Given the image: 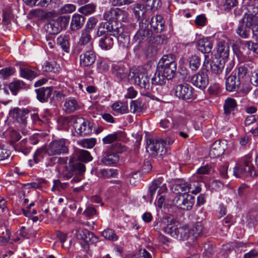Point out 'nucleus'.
<instances>
[{
	"label": "nucleus",
	"instance_id": "f257e3e1",
	"mask_svg": "<svg viewBox=\"0 0 258 258\" xmlns=\"http://www.w3.org/2000/svg\"><path fill=\"white\" fill-rule=\"evenodd\" d=\"M61 162L68 163V165L66 166V169L63 172V178L68 179L74 176L71 180L72 183L78 182L82 179V176L85 171V166L84 164L78 161H75L74 159L70 157L66 159H61Z\"/></svg>",
	"mask_w": 258,
	"mask_h": 258
},
{
	"label": "nucleus",
	"instance_id": "f03ea898",
	"mask_svg": "<svg viewBox=\"0 0 258 258\" xmlns=\"http://www.w3.org/2000/svg\"><path fill=\"white\" fill-rule=\"evenodd\" d=\"M251 161L252 157L250 155L244 156L241 162L237 164L233 168L234 175L238 178L251 176L254 169Z\"/></svg>",
	"mask_w": 258,
	"mask_h": 258
},
{
	"label": "nucleus",
	"instance_id": "7ed1b4c3",
	"mask_svg": "<svg viewBox=\"0 0 258 258\" xmlns=\"http://www.w3.org/2000/svg\"><path fill=\"white\" fill-rule=\"evenodd\" d=\"M173 140L165 141L160 137H153L147 140L148 148L154 155L162 156L166 153L165 145L172 144Z\"/></svg>",
	"mask_w": 258,
	"mask_h": 258
},
{
	"label": "nucleus",
	"instance_id": "20e7f679",
	"mask_svg": "<svg viewBox=\"0 0 258 258\" xmlns=\"http://www.w3.org/2000/svg\"><path fill=\"white\" fill-rule=\"evenodd\" d=\"M130 80L142 89L149 90L151 88L150 78L147 73L144 70H139L130 74Z\"/></svg>",
	"mask_w": 258,
	"mask_h": 258
},
{
	"label": "nucleus",
	"instance_id": "39448f33",
	"mask_svg": "<svg viewBox=\"0 0 258 258\" xmlns=\"http://www.w3.org/2000/svg\"><path fill=\"white\" fill-rule=\"evenodd\" d=\"M209 62L205 61L203 66V70L194 75L191 78V82L195 87L204 90L209 84V77L206 69L207 64Z\"/></svg>",
	"mask_w": 258,
	"mask_h": 258
},
{
	"label": "nucleus",
	"instance_id": "423d86ee",
	"mask_svg": "<svg viewBox=\"0 0 258 258\" xmlns=\"http://www.w3.org/2000/svg\"><path fill=\"white\" fill-rule=\"evenodd\" d=\"M68 152V142L64 139L52 141L46 149L47 154L49 156L60 155Z\"/></svg>",
	"mask_w": 258,
	"mask_h": 258
},
{
	"label": "nucleus",
	"instance_id": "0eeeda50",
	"mask_svg": "<svg viewBox=\"0 0 258 258\" xmlns=\"http://www.w3.org/2000/svg\"><path fill=\"white\" fill-rule=\"evenodd\" d=\"M152 32L146 23H140V28L134 36L133 40L137 45L151 40Z\"/></svg>",
	"mask_w": 258,
	"mask_h": 258
},
{
	"label": "nucleus",
	"instance_id": "6e6552de",
	"mask_svg": "<svg viewBox=\"0 0 258 258\" xmlns=\"http://www.w3.org/2000/svg\"><path fill=\"white\" fill-rule=\"evenodd\" d=\"M174 95L182 100L194 99L196 98L194 88L188 84L183 83L176 85L174 88Z\"/></svg>",
	"mask_w": 258,
	"mask_h": 258
},
{
	"label": "nucleus",
	"instance_id": "1a4fd4ad",
	"mask_svg": "<svg viewBox=\"0 0 258 258\" xmlns=\"http://www.w3.org/2000/svg\"><path fill=\"white\" fill-rule=\"evenodd\" d=\"M74 127L77 133L81 136L90 135L93 130L92 123L83 118H74L73 119Z\"/></svg>",
	"mask_w": 258,
	"mask_h": 258
},
{
	"label": "nucleus",
	"instance_id": "9d476101",
	"mask_svg": "<svg viewBox=\"0 0 258 258\" xmlns=\"http://www.w3.org/2000/svg\"><path fill=\"white\" fill-rule=\"evenodd\" d=\"M93 48L90 32H89L87 29L82 30L77 46L75 50V52L80 53L84 49L86 50L87 48L92 49Z\"/></svg>",
	"mask_w": 258,
	"mask_h": 258
},
{
	"label": "nucleus",
	"instance_id": "9b49d317",
	"mask_svg": "<svg viewBox=\"0 0 258 258\" xmlns=\"http://www.w3.org/2000/svg\"><path fill=\"white\" fill-rule=\"evenodd\" d=\"M194 198L190 195L176 196L173 200V204L177 207L184 210H190L194 204Z\"/></svg>",
	"mask_w": 258,
	"mask_h": 258
},
{
	"label": "nucleus",
	"instance_id": "f8f14e48",
	"mask_svg": "<svg viewBox=\"0 0 258 258\" xmlns=\"http://www.w3.org/2000/svg\"><path fill=\"white\" fill-rule=\"evenodd\" d=\"M121 31V27H118L110 22L102 23L98 27L97 35L99 37L103 35H116Z\"/></svg>",
	"mask_w": 258,
	"mask_h": 258
},
{
	"label": "nucleus",
	"instance_id": "ddd939ff",
	"mask_svg": "<svg viewBox=\"0 0 258 258\" xmlns=\"http://www.w3.org/2000/svg\"><path fill=\"white\" fill-rule=\"evenodd\" d=\"M29 113L30 110L27 108L14 107L10 110L9 115L18 122L26 124Z\"/></svg>",
	"mask_w": 258,
	"mask_h": 258
},
{
	"label": "nucleus",
	"instance_id": "4468645a",
	"mask_svg": "<svg viewBox=\"0 0 258 258\" xmlns=\"http://www.w3.org/2000/svg\"><path fill=\"white\" fill-rule=\"evenodd\" d=\"M251 25L250 19L247 20L242 18L239 21L236 29V34L241 38H248L250 35Z\"/></svg>",
	"mask_w": 258,
	"mask_h": 258
},
{
	"label": "nucleus",
	"instance_id": "2eb2a0df",
	"mask_svg": "<svg viewBox=\"0 0 258 258\" xmlns=\"http://www.w3.org/2000/svg\"><path fill=\"white\" fill-rule=\"evenodd\" d=\"M83 50H85V52L80 56V64L83 67H90L96 60V55L93 48L92 49L87 48Z\"/></svg>",
	"mask_w": 258,
	"mask_h": 258
},
{
	"label": "nucleus",
	"instance_id": "dca6fc26",
	"mask_svg": "<svg viewBox=\"0 0 258 258\" xmlns=\"http://www.w3.org/2000/svg\"><path fill=\"white\" fill-rule=\"evenodd\" d=\"M76 237L78 239L83 240L87 244H92L97 241L98 239L94 234L85 229H79L76 231Z\"/></svg>",
	"mask_w": 258,
	"mask_h": 258
},
{
	"label": "nucleus",
	"instance_id": "f3484780",
	"mask_svg": "<svg viewBox=\"0 0 258 258\" xmlns=\"http://www.w3.org/2000/svg\"><path fill=\"white\" fill-rule=\"evenodd\" d=\"M158 188H159L158 191V195L159 196L167 190L166 184H162V180L160 178L154 180L149 187V195L151 197L150 202H152Z\"/></svg>",
	"mask_w": 258,
	"mask_h": 258
},
{
	"label": "nucleus",
	"instance_id": "a211bd4d",
	"mask_svg": "<svg viewBox=\"0 0 258 258\" xmlns=\"http://www.w3.org/2000/svg\"><path fill=\"white\" fill-rule=\"evenodd\" d=\"M225 149L224 141L217 140L211 146L209 156L211 158H216L222 155Z\"/></svg>",
	"mask_w": 258,
	"mask_h": 258
},
{
	"label": "nucleus",
	"instance_id": "6ab92c4d",
	"mask_svg": "<svg viewBox=\"0 0 258 258\" xmlns=\"http://www.w3.org/2000/svg\"><path fill=\"white\" fill-rule=\"evenodd\" d=\"M119 159L118 155L110 148L104 153L101 161L105 165H110L117 163Z\"/></svg>",
	"mask_w": 258,
	"mask_h": 258
},
{
	"label": "nucleus",
	"instance_id": "aec40b11",
	"mask_svg": "<svg viewBox=\"0 0 258 258\" xmlns=\"http://www.w3.org/2000/svg\"><path fill=\"white\" fill-rule=\"evenodd\" d=\"M237 104L236 101L232 98H227L225 99L224 104V113L226 116H233L234 111L237 109Z\"/></svg>",
	"mask_w": 258,
	"mask_h": 258
},
{
	"label": "nucleus",
	"instance_id": "412c9836",
	"mask_svg": "<svg viewBox=\"0 0 258 258\" xmlns=\"http://www.w3.org/2000/svg\"><path fill=\"white\" fill-rule=\"evenodd\" d=\"M229 54V46L228 44L224 41L219 42L217 46L216 55L219 58H222L221 60H225Z\"/></svg>",
	"mask_w": 258,
	"mask_h": 258
},
{
	"label": "nucleus",
	"instance_id": "4be33fe9",
	"mask_svg": "<svg viewBox=\"0 0 258 258\" xmlns=\"http://www.w3.org/2000/svg\"><path fill=\"white\" fill-rule=\"evenodd\" d=\"M191 236L190 230L185 226H180L175 230L173 237L179 240H185Z\"/></svg>",
	"mask_w": 258,
	"mask_h": 258
},
{
	"label": "nucleus",
	"instance_id": "5701e85b",
	"mask_svg": "<svg viewBox=\"0 0 258 258\" xmlns=\"http://www.w3.org/2000/svg\"><path fill=\"white\" fill-rule=\"evenodd\" d=\"M164 21L160 15L153 17L151 20V27L156 33L161 32L164 29Z\"/></svg>",
	"mask_w": 258,
	"mask_h": 258
},
{
	"label": "nucleus",
	"instance_id": "b1692460",
	"mask_svg": "<svg viewBox=\"0 0 258 258\" xmlns=\"http://www.w3.org/2000/svg\"><path fill=\"white\" fill-rule=\"evenodd\" d=\"M85 22L84 17L79 14H74L72 18L70 29L72 31H77L82 27Z\"/></svg>",
	"mask_w": 258,
	"mask_h": 258
},
{
	"label": "nucleus",
	"instance_id": "393cba45",
	"mask_svg": "<svg viewBox=\"0 0 258 258\" xmlns=\"http://www.w3.org/2000/svg\"><path fill=\"white\" fill-rule=\"evenodd\" d=\"M225 62V60H218L217 58L213 60L210 63L212 73L216 75H220L223 72Z\"/></svg>",
	"mask_w": 258,
	"mask_h": 258
},
{
	"label": "nucleus",
	"instance_id": "a878e982",
	"mask_svg": "<svg viewBox=\"0 0 258 258\" xmlns=\"http://www.w3.org/2000/svg\"><path fill=\"white\" fill-rule=\"evenodd\" d=\"M112 71L120 80L125 78L127 75V70L122 64H113L112 66Z\"/></svg>",
	"mask_w": 258,
	"mask_h": 258
},
{
	"label": "nucleus",
	"instance_id": "bb28decb",
	"mask_svg": "<svg viewBox=\"0 0 258 258\" xmlns=\"http://www.w3.org/2000/svg\"><path fill=\"white\" fill-rule=\"evenodd\" d=\"M236 78L235 76H229L225 83L226 89L229 92L236 91L240 84L239 80H236Z\"/></svg>",
	"mask_w": 258,
	"mask_h": 258
},
{
	"label": "nucleus",
	"instance_id": "cd10ccee",
	"mask_svg": "<svg viewBox=\"0 0 258 258\" xmlns=\"http://www.w3.org/2000/svg\"><path fill=\"white\" fill-rule=\"evenodd\" d=\"M80 109V106L77 100L74 98L67 100L63 106V110L67 113H72Z\"/></svg>",
	"mask_w": 258,
	"mask_h": 258
},
{
	"label": "nucleus",
	"instance_id": "c85d7f7f",
	"mask_svg": "<svg viewBox=\"0 0 258 258\" xmlns=\"http://www.w3.org/2000/svg\"><path fill=\"white\" fill-rule=\"evenodd\" d=\"M52 88L51 87H42L36 90L37 98L41 102L47 100L51 95Z\"/></svg>",
	"mask_w": 258,
	"mask_h": 258
},
{
	"label": "nucleus",
	"instance_id": "c756f323",
	"mask_svg": "<svg viewBox=\"0 0 258 258\" xmlns=\"http://www.w3.org/2000/svg\"><path fill=\"white\" fill-rule=\"evenodd\" d=\"M198 49L203 53H209L212 48V43L207 39H200L197 43Z\"/></svg>",
	"mask_w": 258,
	"mask_h": 258
},
{
	"label": "nucleus",
	"instance_id": "7c9ffc66",
	"mask_svg": "<svg viewBox=\"0 0 258 258\" xmlns=\"http://www.w3.org/2000/svg\"><path fill=\"white\" fill-rule=\"evenodd\" d=\"M117 38L118 45L122 48H128L130 45V37L126 32H123V29L122 28L121 32L117 35H113Z\"/></svg>",
	"mask_w": 258,
	"mask_h": 258
},
{
	"label": "nucleus",
	"instance_id": "2f4dec72",
	"mask_svg": "<svg viewBox=\"0 0 258 258\" xmlns=\"http://www.w3.org/2000/svg\"><path fill=\"white\" fill-rule=\"evenodd\" d=\"M112 35H106L100 38L99 41V46L104 50L111 49L114 44V39Z\"/></svg>",
	"mask_w": 258,
	"mask_h": 258
},
{
	"label": "nucleus",
	"instance_id": "473e14b6",
	"mask_svg": "<svg viewBox=\"0 0 258 258\" xmlns=\"http://www.w3.org/2000/svg\"><path fill=\"white\" fill-rule=\"evenodd\" d=\"M167 80V78L164 76L163 74L157 67L154 75L151 78L152 85L161 86L166 83Z\"/></svg>",
	"mask_w": 258,
	"mask_h": 258
},
{
	"label": "nucleus",
	"instance_id": "72a5a7b5",
	"mask_svg": "<svg viewBox=\"0 0 258 258\" xmlns=\"http://www.w3.org/2000/svg\"><path fill=\"white\" fill-rule=\"evenodd\" d=\"M44 29L47 33L51 35H56L60 31L58 22L54 19L49 20L45 25Z\"/></svg>",
	"mask_w": 258,
	"mask_h": 258
},
{
	"label": "nucleus",
	"instance_id": "f704fd0d",
	"mask_svg": "<svg viewBox=\"0 0 258 258\" xmlns=\"http://www.w3.org/2000/svg\"><path fill=\"white\" fill-rule=\"evenodd\" d=\"M159 70L163 74L167 80L172 79L176 72L177 67L176 66L171 65L166 67H157Z\"/></svg>",
	"mask_w": 258,
	"mask_h": 258
},
{
	"label": "nucleus",
	"instance_id": "c9c22d12",
	"mask_svg": "<svg viewBox=\"0 0 258 258\" xmlns=\"http://www.w3.org/2000/svg\"><path fill=\"white\" fill-rule=\"evenodd\" d=\"M175 59V57L172 54L164 55L159 60L157 67H166L171 65L176 66L177 64Z\"/></svg>",
	"mask_w": 258,
	"mask_h": 258
},
{
	"label": "nucleus",
	"instance_id": "e433bc0d",
	"mask_svg": "<svg viewBox=\"0 0 258 258\" xmlns=\"http://www.w3.org/2000/svg\"><path fill=\"white\" fill-rule=\"evenodd\" d=\"M171 189L176 194H185L187 193V182L183 181H178L173 184Z\"/></svg>",
	"mask_w": 258,
	"mask_h": 258
},
{
	"label": "nucleus",
	"instance_id": "4c0bfd02",
	"mask_svg": "<svg viewBox=\"0 0 258 258\" xmlns=\"http://www.w3.org/2000/svg\"><path fill=\"white\" fill-rule=\"evenodd\" d=\"M246 12L244 13L243 19L248 20V19H253V18H258L256 16L258 14V7L253 5H248L246 7Z\"/></svg>",
	"mask_w": 258,
	"mask_h": 258
},
{
	"label": "nucleus",
	"instance_id": "58836bf2",
	"mask_svg": "<svg viewBox=\"0 0 258 258\" xmlns=\"http://www.w3.org/2000/svg\"><path fill=\"white\" fill-rule=\"evenodd\" d=\"M201 181L197 179H195V177H193V179L190 181L189 183L187 182V192H191L192 194L196 195L201 191V184L200 183Z\"/></svg>",
	"mask_w": 258,
	"mask_h": 258
},
{
	"label": "nucleus",
	"instance_id": "ea45409f",
	"mask_svg": "<svg viewBox=\"0 0 258 258\" xmlns=\"http://www.w3.org/2000/svg\"><path fill=\"white\" fill-rule=\"evenodd\" d=\"M174 128L177 130V133L180 137L184 139L188 138L190 131L184 123L182 122L174 125Z\"/></svg>",
	"mask_w": 258,
	"mask_h": 258
},
{
	"label": "nucleus",
	"instance_id": "a19ab883",
	"mask_svg": "<svg viewBox=\"0 0 258 258\" xmlns=\"http://www.w3.org/2000/svg\"><path fill=\"white\" fill-rule=\"evenodd\" d=\"M131 111L140 115L145 109L144 104L139 100H133L130 104Z\"/></svg>",
	"mask_w": 258,
	"mask_h": 258
},
{
	"label": "nucleus",
	"instance_id": "79ce46f5",
	"mask_svg": "<svg viewBox=\"0 0 258 258\" xmlns=\"http://www.w3.org/2000/svg\"><path fill=\"white\" fill-rule=\"evenodd\" d=\"M42 69L44 71L53 73L58 72L60 69L59 64L54 61L44 62Z\"/></svg>",
	"mask_w": 258,
	"mask_h": 258
},
{
	"label": "nucleus",
	"instance_id": "37998d69",
	"mask_svg": "<svg viewBox=\"0 0 258 258\" xmlns=\"http://www.w3.org/2000/svg\"><path fill=\"white\" fill-rule=\"evenodd\" d=\"M100 177L108 178L110 177H115L118 175V171L114 169H101L98 171Z\"/></svg>",
	"mask_w": 258,
	"mask_h": 258
},
{
	"label": "nucleus",
	"instance_id": "c03bdc74",
	"mask_svg": "<svg viewBox=\"0 0 258 258\" xmlns=\"http://www.w3.org/2000/svg\"><path fill=\"white\" fill-rule=\"evenodd\" d=\"M112 109L120 114L126 113L127 112V105L126 103L116 102L112 105Z\"/></svg>",
	"mask_w": 258,
	"mask_h": 258
},
{
	"label": "nucleus",
	"instance_id": "a18cd8bd",
	"mask_svg": "<svg viewBox=\"0 0 258 258\" xmlns=\"http://www.w3.org/2000/svg\"><path fill=\"white\" fill-rule=\"evenodd\" d=\"M78 160L83 162H87L92 160L90 153L86 150H79L76 153Z\"/></svg>",
	"mask_w": 258,
	"mask_h": 258
},
{
	"label": "nucleus",
	"instance_id": "49530a36",
	"mask_svg": "<svg viewBox=\"0 0 258 258\" xmlns=\"http://www.w3.org/2000/svg\"><path fill=\"white\" fill-rule=\"evenodd\" d=\"M57 43L59 45L62 49L66 52L69 51L70 45L69 42V37L66 35L60 36L57 38Z\"/></svg>",
	"mask_w": 258,
	"mask_h": 258
},
{
	"label": "nucleus",
	"instance_id": "de8ad7c7",
	"mask_svg": "<svg viewBox=\"0 0 258 258\" xmlns=\"http://www.w3.org/2000/svg\"><path fill=\"white\" fill-rule=\"evenodd\" d=\"M167 223L164 227V231L173 237V234L175 233V230L177 229V227L175 225V222L172 220H167Z\"/></svg>",
	"mask_w": 258,
	"mask_h": 258
},
{
	"label": "nucleus",
	"instance_id": "09e8293b",
	"mask_svg": "<svg viewBox=\"0 0 258 258\" xmlns=\"http://www.w3.org/2000/svg\"><path fill=\"white\" fill-rule=\"evenodd\" d=\"M201 66V59L197 55H192L189 59V67L192 71H196Z\"/></svg>",
	"mask_w": 258,
	"mask_h": 258
},
{
	"label": "nucleus",
	"instance_id": "8fccbe9b",
	"mask_svg": "<svg viewBox=\"0 0 258 258\" xmlns=\"http://www.w3.org/2000/svg\"><path fill=\"white\" fill-rule=\"evenodd\" d=\"M210 169L209 166L208 165L203 166L199 168L196 174L194 176L195 177V179L203 181L204 179L203 175L208 174Z\"/></svg>",
	"mask_w": 258,
	"mask_h": 258
},
{
	"label": "nucleus",
	"instance_id": "3c124183",
	"mask_svg": "<svg viewBox=\"0 0 258 258\" xmlns=\"http://www.w3.org/2000/svg\"><path fill=\"white\" fill-rule=\"evenodd\" d=\"M133 10L136 17L138 19H139L141 17L143 16L146 12L145 6L141 4H137L135 5Z\"/></svg>",
	"mask_w": 258,
	"mask_h": 258
},
{
	"label": "nucleus",
	"instance_id": "603ef678",
	"mask_svg": "<svg viewBox=\"0 0 258 258\" xmlns=\"http://www.w3.org/2000/svg\"><path fill=\"white\" fill-rule=\"evenodd\" d=\"M24 85L23 81L17 80L9 84V89L14 95H16L18 91Z\"/></svg>",
	"mask_w": 258,
	"mask_h": 258
},
{
	"label": "nucleus",
	"instance_id": "864d4df0",
	"mask_svg": "<svg viewBox=\"0 0 258 258\" xmlns=\"http://www.w3.org/2000/svg\"><path fill=\"white\" fill-rule=\"evenodd\" d=\"M203 230V226L202 223L200 222L195 223L192 226L191 230H190L191 232V236L196 238L202 234Z\"/></svg>",
	"mask_w": 258,
	"mask_h": 258
},
{
	"label": "nucleus",
	"instance_id": "5fc2aeb1",
	"mask_svg": "<svg viewBox=\"0 0 258 258\" xmlns=\"http://www.w3.org/2000/svg\"><path fill=\"white\" fill-rule=\"evenodd\" d=\"M55 20L58 22L59 29L61 31L63 29L66 28L68 25L70 21V17L69 16H60Z\"/></svg>",
	"mask_w": 258,
	"mask_h": 258
},
{
	"label": "nucleus",
	"instance_id": "6e6d98bb",
	"mask_svg": "<svg viewBox=\"0 0 258 258\" xmlns=\"http://www.w3.org/2000/svg\"><path fill=\"white\" fill-rule=\"evenodd\" d=\"M21 76L27 79H32L36 76V73L28 68L21 69Z\"/></svg>",
	"mask_w": 258,
	"mask_h": 258
},
{
	"label": "nucleus",
	"instance_id": "4d7b16f0",
	"mask_svg": "<svg viewBox=\"0 0 258 258\" xmlns=\"http://www.w3.org/2000/svg\"><path fill=\"white\" fill-rule=\"evenodd\" d=\"M46 149L42 147L35 151L33 155V159L36 163L42 159L46 153L47 154Z\"/></svg>",
	"mask_w": 258,
	"mask_h": 258
},
{
	"label": "nucleus",
	"instance_id": "13d9d810",
	"mask_svg": "<svg viewBox=\"0 0 258 258\" xmlns=\"http://www.w3.org/2000/svg\"><path fill=\"white\" fill-rule=\"evenodd\" d=\"M160 0H147L146 8L148 10H155L161 6Z\"/></svg>",
	"mask_w": 258,
	"mask_h": 258
},
{
	"label": "nucleus",
	"instance_id": "bf43d9fd",
	"mask_svg": "<svg viewBox=\"0 0 258 258\" xmlns=\"http://www.w3.org/2000/svg\"><path fill=\"white\" fill-rule=\"evenodd\" d=\"M102 236L107 239L111 240H116L117 236L115 234L114 231L110 229L104 230L102 233Z\"/></svg>",
	"mask_w": 258,
	"mask_h": 258
},
{
	"label": "nucleus",
	"instance_id": "052dcab7",
	"mask_svg": "<svg viewBox=\"0 0 258 258\" xmlns=\"http://www.w3.org/2000/svg\"><path fill=\"white\" fill-rule=\"evenodd\" d=\"M250 191V187L245 183H243L238 188L237 194L238 196L244 197Z\"/></svg>",
	"mask_w": 258,
	"mask_h": 258
},
{
	"label": "nucleus",
	"instance_id": "680f3d73",
	"mask_svg": "<svg viewBox=\"0 0 258 258\" xmlns=\"http://www.w3.org/2000/svg\"><path fill=\"white\" fill-rule=\"evenodd\" d=\"M114 11L113 9L107 11L105 12L103 15L104 19L106 21V22H110L114 25H115V22L114 20Z\"/></svg>",
	"mask_w": 258,
	"mask_h": 258
},
{
	"label": "nucleus",
	"instance_id": "e2e57ef3",
	"mask_svg": "<svg viewBox=\"0 0 258 258\" xmlns=\"http://www.w3.org/2000/svg\"><path fill=\"white\" fill-rule=\"evenodd\" d=\"M96 139L94 138L85 139L80 141V144L84 148H92L96 144Z\"/></svg>",
	"mask_w": 258,
	"mask_h": 258
},
{
	"label": "nucleus",
	"instance_id": "0e129e2a",
	"mask_svg": "<svg viewBox=\"0 0 258 258\" xmlns=\"http://www.w3.org/2000/svg\"><path fill=\"white\" fill-rule=\"evenodd\" d=\"M160 126L164 129H169L170 128H174V125L176 124L174 123L173 120L170 118L164 119L161 120L160 122Z\"/></svg>",
	"mask_w": 258,
	"mask_h": 258
},
{
	"label": "nucleus",
	"instance_id": "69168bd1",
	"mask_svg": "<svg viewBox=\"0 0 258 258\" xmlns=\"http://www.w3.org/2000/svg\"><path fill=\"white\" fill-rule=\"evenodd\" d=\"M95 10V7L93 5L88 4L79 9V12L81 13L87 15L93 13Z\"/></svg>",
	"mask_w": 258,
	"mask_h": 258
},
{
	"label": "nucleus",
	"instance_id": "338daca9",
	"mask_svg": "<svg viewBox=\"0 0 258 258\" xmlns=\"http://www.w3.org/2000/svg\"><path fill=\"white\" fill-rule=\"evenodd\" d=\"M251 30L252 31L253 37H255V39H258V18L251 19Z\"/></svg>",
	"mask_w": 258,
	"mask_h": 258
},
{
	"label": "nucleus",
	"instance_id": "774afa93",
	"mask_svg": "<svg viewBox=\"0 0 258 258\" xmlns=\"http://www.w3.org/2000/svg\"><path fill=\"white\" fill-rule=\"evenodd\" d=\"M244 45L248 50L258 54V43H254L251 41H246L244 43Z\"/></svg>",
	"mask_w": 258,
	"mask_h": 258
}]
</instances>
